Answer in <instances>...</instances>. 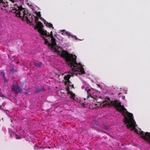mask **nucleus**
I'll use <instances>...</instances> for the list:
<instances>
[{
    "instance_id": "nucleus-1",
    "label": "nucleus",
    "mask_w": 150,
    "mask_h": 150,
    "mask_svg": "<svg viewBox=\"0 0 150 150\" xmlns=\"http://www.w3.org/2000/svg\"><path fill=\"white\" fill-rule=\"evenodd\" d=\"M110 105L114 106L117 110L122 114L124 117L123 122L127 124L126 126L127 128L131 127L130 129L132 131L135 129L136 122L133 118V114L128 112L124 105H121L119 100H110L108 98L101 104V106L102 107H109Z\"/></svg>"
},
{
    "instance_id": "nucleus-2",
    "label": "nucleus",
    "mask_w": 150,
    "mask_h": 150,
    "mask_svg": "<svg viewBox=\"0 0 150 150\" xmlns=\"http://www.w3.org/2000/svg\"><path fill=\"white\" fill-rule=\"evenodd\" d=\"M61 56L64 58L67 63L70 66L72 71H69L68 73L71 74H67L64 76V79L65 81H69L71 77L75 74L74 72H78V73L85 74L84 69L80 64H78L76 62V56L73 54L69 53L66 51H64L62 54Z\"/></svg>"
},
{
    "instance_id": "nucleus-3",
    "label": "nucleus",
    "mask_w": 150,
    "mask_h": 150,
    "mask_svg": "<svg viewBox=\"0 0 150 150\" xmlns=\"http://www.w3.org/2000/svg\"><path fill=\"white\" fill-rule=\"evenodd\" d=\"M9 11L13 13H16H16V16L21 18L23 21H25L24 19L28 20L27 17L28 11L27 10H25L21 6H18L16 4L14 7H10Z\"/></svg>"
},
{
    "instance_id": "nucleus-4",
    "label": "nucleus",
    "mask_w": 150,
    "mask_h": 150,
    "mask_svg": "<svg viewBox=\"0 0 150 150\" xmlns=\"http://www.w3.org/2000/svg\"><path fill=\"white\" fill-rule=\"evenodd\" d=\"M11 90L13 93L16 94L21 93L22 91V89L18 86L17 83L11 86Z\"/></svg>"
},
{
    "instance_id": "nucleus-5",
    "label": "nucleus",
    "mask_w": 150,
    "mask_h": 150,
    "mask_svg": "<svg viewBox=\"0 0 150 150\" xmlns=\"http://www.w3.org/2000/svg\"><path fill=\"white\" fill-rule=\"evenodd\" d=\"M141 135V137L144 140L147 141L150 143V133L148 132H144L142 131H141L139 132Z\"/></svg>"
},
{
    "instance_id": "nucleus-6",
    "label": "nucleus",
    "mask_w": 150,
    "mask_h": 150,
    "mask_svg": "<svg viewBox=\"0 0 150 150\" xmlns=\"http://www.w3.org/2000/svg\"><path fill=\"white\" fill-rule=\"evenodd\" d=\"M37 25L35 27V29H38V31L41 35H42V34H45V31L42 28L43 27L42 23L40 21L36 23Z\"/></svg>"
},
{
    "instance_id": "nucleus-7",
    "label": "nucleus",
    "mask_w": 150,
    "mask_h": 150,
    "mask_svg": "<svg viewBox=\"0 0 150 150\" xmlns=\"http://www.w3.org/2000/svg\"><path fill=\"white\" fill-rule=\"evenodd\" d=\"M8 2L5 0H0V8L1 9L6 10V8L8 6Z\"/></svg>"
},
{
    "instance_id": "nucleus-8",
    "label": "nucleus",
    "mask_w": 150,
    "mask_h": 150,
    "mask_svg": "<svg viewBox=\"0 0 150 150\" xmlns=\"http://www.w3.org/2000/svg\"><path fill=\"white\" fill-rule=\"evenodd\" d=\"M27 17L28 18V20H27L26 19H25V21L26 20L27 22L28 23H31L34 20L35 16H32L30 14H29L28 13L27 14Z\"/></svg>"
},
{
    "instance_id": "nucleus-9",
    "label": "nucleus",
    "mask_w": 150,
    "mask_h": 150,
    "mask_svg": "<svg viewBox=\"0 0 150 150\" xmlns=\"http://www.w3.org/2000/svg\"><path fill=\"white\" fill-rule=\"evenodd\" d=\"M51 38V43H50L51 45L50 48V49H52L53 48V47L57 46V44L56 42V40L54 37H52V38Z\"/></svg>"
},
{
    "instance_id": "nucleus-10",
    "label": "nucleus",
    "mask_w": 150,
    "mask_h": 150,
    "mask_svg": "<svg viewBox=\"0 0 150 150\" xmlns=\"http://www.w3.org/2000/svg\"><path fill=\"white\" fill-rule=\"evenodd\" d=\"M45 34H42V35H44L47 37H50L51 38H52V37H53L52 35V31L50 32V34L49 33H47L46 30H45Z\"/></svg>"
},
{
    "instance_id": "nucleus-11",
    "label": "nucleus",
    "mask_w": 150,
    "mask_h": 150,
    "mask_svg": "<svg viewBox=\"0 0 150 150\" xmlns=\"http://www.w3.org/2000/svg\"><path fill=\"white\" fill-rule=\"evenodd\" d=\"M41 38H43L44 40H45V44L47 45L49 47H50V45L51 44L50 43L47 39L45 38V37H44V35H41Z\"/></svg>"
},
{
    "instance_id": "nucleus-12",
    "label": "nucleus",
    "mask_w": 150,
    "mask_h": 150,
    "mask_svg": "<svg viewBox=\"0 0 150 150\" xmlns=\"http://www.w3.org/2000/svg\"><path fill=\"white\" fill-rule=\"evenodd\" d=\"M68 94L70 95V97L71 99H73V100H75V98L76 97L75 95L71 91H69L68 92Z\"/></svg>"
},
{
    "instance_id": "nucleus-13",
    "label": "nucleus",
    "mask_w": 150,
    "mask_h": 150,
    "mask_svg": "<svg viewBox=\"0 0 150 150\" xmlns=\"http://www.w3.org/2000/svg\"><path fill=\"white\" fill-rule=\"evenodd\" d=\"M43 21L44 24H46L47 26L49 27H51L52 28V29H54V27H53V25L52 24H51L50 23H48L45 20L43 19Z\"/></svg>"
},
{
    "instance_id": "nucleus-14",
    "label": "nucleus",
    "mask_w": 150,
    "mask_h": 150,
    "mask_svg": "<svg viewBox=\"0 0 150 150\" xmlns=\"http://www.w3.org/2000/svg\"><path fill=\"white\" fill-rule=\"evenodd\" d=\"M65 33L69 37V36H71V37L72 38H74L76 40H78V38H77L76 36L75 35H71L68 32H66Z\"/></svg>"
},
{
    "instance_id": "nucleus-15",
    "label": "nucleus",
    "mask_w": 150,
    "mask_h": 150,
    "mask_svg": "<svg viewBox=\"0 0 150 150\" xmlns=\"http://www.w3.org/2000/svg\"><path fill=\"white\" fill-rule=\"evenodd\" d=\"M44 89V87H42L40 88L37 89L35 91V93H37L38 92H41Z\"/></svg>"
},
{
    "instance_id": "nucleus-16",
    "label": "nucleus",
    "mask_w": 150,
    "mask_h": 150,
    "mask_svg": "<svg viewBox=\"0 0 150 150\" xmlns=\"http://www.w3.org/2000/svg\"><path fill=\"white\" fill-rule=\"evenodd\" d=\"M53 48L50 49L51 50H54V51L55 52L59 53V51L58 50V49L56 47V46L53 47Z\"/></svg>"
},
{
    "instance_id": "nucleus-17",
    "label": "nucleus",
    "mask_w": 150,
    "mask_h": 150,
    "mask_svg": "<svg viewBox=\"0 0 150 150\" xmlns=\"http://www.w3.org/2000/svg\"><path fill=\"white\" fill-rule=\"evenodd\" d=\"M2 75L4 79V83H6L7 82L8 80L7 79L6 77L5 76V74L4 73H3Z\"/></svg>"
},
{
    "instance_id": "nucleus-18",
    "label": "nucleus",
    "mask_w": 150,
    "mask_h": 150,
    "mask_svg": "<svg viewBox=\"0 0 150 150\" xmlns=\"http://www.w3.org/2000/svg\"><path fill=\"white\" fill-rule=\"evenodd\" d=\"M63 75V74H61L60 75V74H55V76L56 77L58 78L59 79H60V76H62Z\"/></svg>"
},
{
    "instance_id": "nucleus-19",
    "label": "nucleus",
    "mask_w": 150,
    "mask_h": 150,
    "mask_svg": "<svg viewBox=\"0 0 150 150\" xmlns=\"http://www.w3.org/2000/svg\"><path fill=\"white\" fill-rule=\"evenodd\" d=\"M36 15L38 16L41 19L42 18L41 17V15L40 12H37Z\"/></svg>"
},
{
    "instance_id": "nucleus-20",
    "label": "nucleus",
    "mask_w": 150,
    "mask_h": 150,
    "mask_svg": "<svg viewBox=\"0 0 150 150\" xmlns=\"http://www.w3.org/2000/svg\"><path fill=\"white\" fill-rule=\"evenodd\" d=\"M68 85H69L70 86H71L72 88H74V86L73 84L71 85V82L69 81H68Z\"/></svg>"
},
{
    "instance_id": "nucleus-21",
    "label": "nucleus",
    "mask_w": 150,
    "mask_h": 150,
    "mask_svg": "<svg viewBox=\"0 0 150 150\" xmlns=\"http://www.w3.org/2000/svg\"><path fill=\"white\" fill-rule=\"evenodd\" d=\"M34 19H35V23H37V22H38V18L37 17L35 16V18H34Z\"/></svg>"
},
{
    "instance_id": "nucleus-22",
    "label": "nucleus",
    "mask_w": 150,
    "mask_h": 150,
    "mask_svg": "<svg viewBox=\"0 0 150 150\" xmlns=\"http://www.w3.org/2000/svg\"><path fill=\"white\" fill-rule=\"evenodd\" d=\"M102 128H103V129H105L106 130H108L109 129V128L107 126H105V125L103 126L102 127Z\"/></svg>"
},
{
    "instance_id": "nucleus-23",
    "label": "nucleus",
    "mask_w": 150,
    "mask_h": 150,
    "mask_svg": "<svg viewBox=\"0 0 150 150\" xmlns=\"http://www.w3.org/2000/svg\"><path fill=\"white\" fill-rule=\"evenodd\" d=\"M16 139H21V137L19 136H18L17 134H16Z\"/></svg>"
},
{
    "instance_id": "nucleus-24",
    "label": "nucleus",
    "mask_w": 150,
    "mask_h": 150,
    "mask_svg": "<svg viewBox=\"0 0 150 150\" xmlns=\"http://www.w3.org/2000/svg\"><path fill=\"white\" fill-rule=\"evenodd\" d=\"M42 64V63L41 62H39L37 64V66L38 67H40L41 66Z\"/></svg>"
},
{
    "instance_id": "nucleus-25",
    "label": "nucleus",
    "mask_w": 150,
    "mask_h": 150,
    "mask_svg": "<svg viewBox=\"0 0 150 150\" xmlns=\"http://www.w3.org/2000/svg\"><path fill=\"white\" fill-rule=\"evenodd\" d=\"M10 1L12 2V3H14V2H17L18 1H20V0H9Z\"/></svg>"
},
{
    "instance_id": "nucleus-26",
    "label": "nucleus",
    "mask_w": 150,
    "mask_h": 150,
    "mask_svg": "<svg viewBox=\"0 0 150 150\" xmlns=\"http://www.w3.org/2000/svg\"><path fill=\"white\" fill-rule=\"evenodd\" d=\"M64 85H67L68 84V81H64Z\"/></svg>"
},
{
    "instance_id": "nucleus-27",
    "label": "nucleus",
    "mask_w": 150,
    "mask_h": 150,
    "mask_svg": "<svg viewBox=\"0 0 150 150\" xmlns=\"http://www.w3.org/2000/svg\"><path fill=\"white\" fill-rule=\"evenodd\" d=\"M85 90L87 91L88 94L89 93V92L91 91V89H86Z\"/></svg>"
},
{
    "instance_id": "nucleus-28",
    "label": "nucleus",
    "mask_w": 150,
    "mask_h": 150,
    "mask_svg": "<svg viewBox=\"0 0 150 150\" xmlns=\"http://www.w3.org/2000/svg\"><path fill=\"white\" fill-rule=\"evenodd\" d=\"M67 93L68 94V92L69 91H69V88H67Z\"/></svg>"
},
{
    "instance_id": "nucleus-29",
    "label": "nucleus",
    "mask_w": 150,
    "mask_h": 150,
    "mask_svg": "<svg viewBox=\"0 0 150 150\" xmlns=\"http://www.w3.org/2000/svg\"><path fill=\"white\" fill-rule=\"evenodd\" d=\"M37 63H34V65L35 66H36V67H37Z\"/></svg>"
},
{
    "instance_id": "nucleus-30",
    "label": "nucleus",
    "mask_w": 150,
    "mask_h": 150,
    "mask_svg": "<svg viewBox=\"0 0 150 150\" xmlns=\"http://www.w3.org/2000/svg\"><path fill=\"white\" fill-rule=\"evenodd\" d=\"M14 69V67H13L11 70V71H13Z\"/></svg>"
},
{
    "instance_id": "nucleus-31",
    "label": "nucleus",
    "mask_w": 150,
    "mask_h": 150,
    "mask_svg": "<svg viewBox=\"0 0 150 150\" xmlns=\"http://www.w3.org/2000/svg\"><path fill=\"white\" fill-rule=\"evenodd\" d=\"M97 86H98L99 87V88H100V86H101L100 85H99V84H97Z\"/></svg>"
},
{
    "instance_id": "nucleus-32",
    "label": "nucleus",
    "mask_w": 150,
    "mask_h": 150,
    "mask_svg": "<svg viewBox=\"0 0 150 150\" xmlns=\"http://www.w3.org/2000/svg\"><path fill=\"white\" fill-rule=\"evenodd\" d=\"M62 31L63 32V31H65V30H63Z\"/></svg>"
},
{
    "instance_id": "nucleus-33",
    "label": "nucleus",
    "mask_w": 150,
    "mask_h": 150,
    "mask_svg": "<svg viewBox=\"0 0 150 150\" xmlns=\"http://www.w3.org/2000/svg\"><path fill=\"white\" fill-rule=\"evenodd\" d=\"M89 96H88L87 97H88V98H89Z\"/></svg>"
},
{
    "instance_id": "nucleus-34",
    "label": "nucleus",
    "mask_w": 150,
    "mask_h": 150,
    "mask_svg": "<svg viewBox=\"0 0 150 150\" xmlns=\"http://www.w3.org/2000/svg\"><path fill=\"white\" fill-rule=\"evenodd\" d=\"M19 63V62H17V63Z\"/></svg>"
},
{
    "instance_id": "nucleus-35",
    "label": "nucleus",
    "mask_w": 150,
    "mask_h": 150,
    "mask_svg": "<svg viewBox=\"0 0 150 150\" xmlns=\"http://www.w3.org/2000/svg\"><path fill=\"white\" fill-rule=\"evenodd\" d=\"M137 134H138V132H137Z\"/></svg>"
}]
</instances>
